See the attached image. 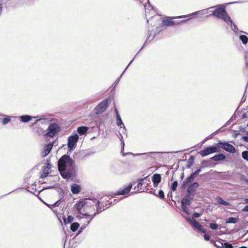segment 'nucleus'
<instances>
[{"label": "nucleus", "instance_id": "58", "mask_svg": "<svg viewBox=\"0 0 248 248\" xmlns=\"http://www.w3.org/2000/svg\"><path fill=\"white\" fill-rule=\"evenodd\" d=\"M243 211L248 212V205L245 206L243 209Z\"/></svg>", "mask_w": 248, "mask_h": 248}, {"label": "nucleus", "instance_id": "23", "mask_svg": "<svg viewBox=\"0 0 248 248\" xmlns=\"http://www.w3.org/2000/svg\"><path fill=\"white\" fill-rule=\"evenodd\" d=\"M195 157L193 155H191L188 160L186 167L188 169H190L194 162Z\"/></svg>", "mask_w": 248, "mask_h": 248}, {"label": "nucleus", "instance_id": "19", "mask_svg": "<svg viewBox=\"0 0 248 248\" xmlns=\"http://www.w3.org/2000/svg\"><path fill=\"white\" fill-rule=\"evenodd\" d=\"M81 187L79 185L74 184L71 186V190L73 194H78L80 191Z\"/></svg>", "mask_w": 248, "mask_h": 248}, {"label": "nucleus", "instance_id": "29", "mask_svg": "<svg viewBox=\"0 0 248 248\" xmlns=\"http://www.w3.org/2000/svg\"><path fill=\"white\" fill-rule=\"evenodd\" d=\"M52 147L53 144L51 143H49L45 146L44 149L49 153L52 149Z\"/></svg>", "mask_w": 248, "mask_h": 248}, {"label": "nucleus", "instance_id": "34", "mask_svg": "<svg viewBox=\"0 0 248 248\" xmlns=\"http://www.w3.org/2000/svg\"><path fill=\"white\" fill-rule=\"evenodd\" d=\"M96 206V214H98L99 213H101L103 210H101V207L100 206V202L99 201V200L96 202V203L95 204Z\"/></svg>", "mask_w": 248, "mask_h": 248}, {"label": "nucleus", "instance_id": "13", "mask_svg": "<svg viewBox=\"0 0 248 248\" xmlns=\"http://www.w3.org/2000/svg\"><path fill=\"white\" fill-rule=\"evenodd\" d=\"M161 174L156 173L154 174L152 176V181L154 187H156L158 184L161 182Z\"/></svg>", "mask_w": 248, "mask_h": 248}, {"label": "nucleus", "instance_id": "2", "mask_svg": "<svg viewBox=\"0 0 248 248\" xmlns=\"http://www.w3.org/2000/svg\"><path fill=\"white\" fill-rule=\"evenodd\" d=\"M216 7H217V6H212L210 8H207V9H204L202 10L195 12L194 13H192L191 14H188L186 15L181 16H177V17H176V16L167 17L166 18H165L162 20V23H161V25H163L164 24H165L167 26H173V25H175V21L173 20V19H175V18H185V17H189V18H191L192 16H193L197 15L198 14L202 13L203 11L207 10L209 9L214 8Z\"/></svg>", "mask_w": 248, "mask_h": 248}, {"label": "nucleus", "instance_id": "53", "mask_svg": "<svg viewBox=\"0 0 248 248\" xmlns=\"http://www.w3.org/2000/svg\"><path fill=\"white\" fill-rule=\"evenodd\" d=\"M203 236H204V239L205 240H206V241L209 240L210 236L209 235H208L207 234H205Z\"/></svg>", "mask_w": 248, "mask_h": 248}, {"label": "nucleus", "instance_id": "38", "mask_svg": "<svg viewBox=\"0 0 248 248\" xmlns=\"http://www.w3.org/2000/svg\"><path fill=\"white\" fill-rule=\"evenodd\" d=\"M228 25H230L231 26L232 29L233 31L235 33H237L238 31V29L236 25L234 24L232 22V24H228Z\"/></svg>", "mask_w": 248, "mask_h": 248}, {"label": "nucleus", "instance_id": "52", "mask_svg": "<svg viewBox=\"0 0 248 248\" xmlns=\"http://www.w3.org/2000/svg\"><path fill=\"white\" fill-rule=\"evenodd\" d=\"M44 204L46 205L48 207H49L50 209H51L54 212H57V211L56 210H54L53 209H52V204H48L46 202H44Z\"/></svg>", "mask_w": 248, "mask_h": 248}, {"label": "nucleus", "instance_id": "25", "mask_svg": "<svg viewBox=\"0 0 248 248\" xmlns=\"http://www.w3.org/2000/svg\"><path fill=\"white\" fill-rule=\"evenodd\" d=\"M79 227V224L78 222H74L71 224L70 229L72 232H76Z\"/></svg>", "mask_w": 248, "mask_h": 248}, {"label": "nucleus", "instance_id": "27", "mask_svg": "<svg viewBox=\"0 0 248 248\" xmlns=\"http://www.w3.org/2000/svg\"><path fill=\"white\" fill-rule=\"evenodd\" d=\"M63 219L65 224L71 223L73 220V217L72 216H68L67 218L64 217Z\"/></svg>", "mask_w": 248, "mask_h": 248}, {"label": "nucleus", "instance_id": "16", "mask_svg": "<svg viewBox=\"0 0 248 248\" xmlns=\"http://www.w3.org/2000/svg\"><path fill=\"white\" fill-rule=\"evenodd\" d=\"M199 186V184L198 182H194L191 184L188 187L187 189L195 195L196 191Z\"/></svg>", "mask_w": 248, "mask_h": 248}, {"label": "nucleus", "instance_id": "1", "mask_svg": "<svg viewBox=\"0 0 248 248\" xmlns=\"http://www.w3.org/2000/svg\"><path fill=\"white\" fill-rule=\"evenodd\" d=\"M58 168L61 176L67 181L76 178L77 167L75 160L69 155H64L59 159Z\"/></svg>", "mask_w": 248, "mask_h": 248}, {"label": "nucleus", "instance_id": "47", "mask_svg": "<svg viewBox=\"0 0 248 248\" xmlns=\"http://www.w3.org/2000/svg\"><path fill=\"white\" fill-rule=\"evenodd\" d=\"M138 183L137 186V188L140 187L143 185V183L142 182V179H139L138 180Z\"/></svg>", "mask_w": 248, "mask_h": 248}, {"label": "nucleus", "instance_id": "9", "mask_svg": "<svg viewBox=\"0 0 248 248\" xmlns=\"http://www.w3.org/2000/svg\"><path fill=\"white\" fill-rule=\"evenodd\" d=\"M124 164L122 162L112 164L110 166L111 170L116 174H122L124 173Z\"/></svg>", "mask_w": 248, "mask_h": 248}, {"label": "nucleus", "instance_id": "48", "mask_svg": "<svg viewBox=\"0 0 248 248\" xmlns=\"http://www.w3.org/2000/svg\"><path fill=\"white\" fill-rule=\"evenodd\" d=\"M202 165H210L211 164V162H210V161L209 160H203L202 161Z\"/></svg>", "mask_w": 248, "mask_h": 248}, {"label": "nucleus", "instance_id": "5", "mask_svg": "<svg viewBox=\"0 0 248 248\" xmlns=\"http://www.w3.org/2000/svg\"><path fill=\"white\" fill-rule=\"evenodd\" d=\"M216 146L217 147V150L218 152L220 148L223 149L225 151L231 153H234L236 152L235 147L227 142L219 141V142L217 144Z\"/></svg>", "mask_w": 248, "mask_h": 248}, {"label": "nucleus", "instance_id": "10", "mask_svg": "<svg viewBox=\"0 0 248 248\" xmlns=\"http://www.w3.org/2000/svg\"><path fill=\"white\" fill-rule=\"evenodd\" d=\"M193 199H190L184 197L181 200V207L183 211L187 215H189V212L187 208V206L192 204V201Z\"/></svg>", "mask_w": 248, "mask_h": 248}, {"label": "nucleus", "instance_id": "39", "mask_svg": "<svg viewBox=\"0 0 248 248\" xmlns=\"http://www.w3.org/2000/svg\"><path fill=\"white\" fill-rule=\"evenodd\" d=\"M197 176V175L195 174V172L192 173L191 175L186 178L187 179V181H190V182H192L194 179Z\"/></svg>", "mask_w": 248, "mask_h": 248}, {"label": "nucleus", "instance_id": "12", "mask_svg": "<svg viewBox=\"0 0 248 248\" xmlns=\"http://www.w3.org/2000/svg\"><path fill=\"white\" fill-rule=\"evenodd\" d=\"M132 185L131 184H129L127 186H126L124 189L121 190H119L117 191L116 193H115V195H125L126 194H128L131 188H132Z\"/></svg>", "mask_w": 248, "mask_h": 248}, {"label": "nucleus", "instance_id": "30", "mask_svg": "<svg viewBox=\"0 0 248 248\" xmlns=\"http://www.w3.org/2000/svg\"><path fill=\"white\" fill-rule=\"evenodd\" d=\"M48 165L47 166L45 167L44 169L43 175H42V177H46L49 173V170L50 169V167Z\"/></svg>", "mask_w": 248, "mask_h": 248}, {"label": "nucleus", "instance_id": "8", "mask_svg": "<svg viewBox=\"0 0 248 248\" xmlns=\"http://www.w3.org/2000/svg\"><path fill=\"white\" fill-rule=\"evenodd\" d=\"M60 130V126L56 123L51 124L47 129V133L45 134L46 137H52Z\"/></svg>", "mask_w": 248, "mask_h": 248}, {"label": "nucleus", "instance_id": "41", "mask_svg": "<svg viewBox=\"0 0 248 248\" xmlns=\"http://www.w3.org/2000/svg\"><path fill=\"white\" fill-rule=\"evenodd\" d=\"M158 197H159L161 199H163L165 197L164 193L163 190H159L158 191V194L157 196Z\"/></svg>", "mask_w": 248, "mask_h": 248}, {"label": "nucleus", "instance_id": "56", "mask_svg": "<svg viewBox=\"0 0 248 248\" xmlns=\"http://www.w3.org/2000/svg\"><path fill=\"white\" fill-rule=\"evenodd\" d=\"M201 172V169H199L196 171H195V174L197 176Z\"/></svg>", "mask_w": 248, "mask_h": 248}, {"label": "nucleus", "instance_id": "35", "mask_svg": "<svg viewBox=\"0 0 248 248\" xmlns=\"http://www.w3.org/2000/svg\"><path fill=\"white\" fill-rule=\"evenodd\" d=\"M242 158L248 161V151H244L242 152L241 154Z\"/></svg>", "mask_w": 248, "mask_h": 248}, {"label": "nucleus", "instance_id": "24", "mask_svg": "<svg viewBox=\"0 0 248 248\" xmlns=\"http://www.w3.org/2000/svg\"><path fill=\"white\" fill-rule=\"evenodd\" d=\"M217 203H218L219 204H220L221 205H223L227 206V205H229L230 204L229 202L225 201L220 197H217Z\"/></svg>", "mask_w": 248, "mask_h": 248}, {"label": "nucleus", "instance_id": "37", "mask_svg": "<svg viewBox=\"0 0 248 248\" xmlns=\"http://www.w3.org/2000/svg\"><path fill=\"white\" fill-rule=\"evenodd\" d=\"M178 185V182L177 181H174L171 186V189L173 191H175L176 189L177 186Z\"/></svg>", "mask_w": 248, "mask_h": 248}, {"label": "nucleus", "instance_id": "11", "mask_svg": "<svg viewBox=\"0 0 248 248\" xmlns=\"http://www.w3.org/2000/svg\"><path fill=\"white\" fill-rule=\"evenodd\" d=\"M217 148L216 146H210L201 151L199 153L202 157H204L210 154L218 152Z\"/></svg>", "mask_w": 248, "mask_h": 248}, {"label": "nucleus", "instance_id": "54", "mask_svg": "<svg viewBox=\"0 0 248 248\" xmlns=\"http://www.w3.org/2000/svg\"><path fill=\"white\" fill-rule=\"evenodd\" d=\"M189 19H186V20H181L180 21H175V24H179L181 23H183V22H186V21L188 20Z\"/></svg>", "mask_w": 248, "mask_h": 248}, {"label": "nucleus", "instance_id": "43", "mask_svg": "<svg viewBox=\"0 0 248 248\" xmlns=\"http://www.w3.org/2000/svg\"><path fill=\"white\" fill-rule=\"evenodd\" d=\"M190 182V181H187V179L186 178V179L183 182L181 186V188L182 189H185L187 184Z\"/></svg>", "mask_w": 248, "mask_h": 248}, {"label": "nucleus", "instance_id": "40", "mask_svg": "<svg viewBox=\"0 0 248 248\" xmlns=\"http://www.w3.org/2000/svg\"><path fill=\"white\" fill-rule=\"evenodd\" d=\"M46 122V120L43 118H40L37 119L33 124V125L37 124L39 122H40L41 124H45Z\"/></svg>", "mask_w": 248, "mask_h": 248}, {"label": "nucleus", "instance_id": "50", "mask_svg": "<svg viewBox=\"0 0 248 248\" xmlns=\"http://www.w3.org/2000/svg\"><path fill=\"white\" fill-rule=\"evenodd\" d=\"M148 33H149V35H148L147 37V39H146V41L145 42L144 44V45L141 47L140 49L139 50L140 51L144 47V46L145 45V44L146 43V42H147V40L148 39H149L150 38V35H151V32L149 33V32H148Z\"/></svg>", "mask_w": 248, "mask_h": 248}, {"label": "nucleus", "instance_id": "17", "mask_svg": "<svg viewBox=\"0 0 248 248\" xmlns=\"http://www.w3.org/2000/svg\"><path fill=\"white\" fill-rule=\"evenodd\" d=\"M226 156L223 154H218L212 157L210 159L216 161L224 160L226 159Z\"/></svg>", "mask_w": 248, "mask_h": 248}, {"label": "nucleus", "instance_id": "33", "mask_svg": "<svg viewBox=\"0 0 248 248\" xmlns=\"http://www.w3.org/2000/svg\"><path fill=\"white\" fill-rule=\"evenodd\" d=\"M149 176H147L143 178H141L142 182L143 183V184H145L146 185V186H148L150 184V179L148 178Z\"/></svg>", "mask_w": 248, "mask_h": 248}, {"label": "nucleus", "instance_id": "28", "mask_svg": "<svg viewBox=\"0 0 248 248\" xmlns=\"http://www.w3.org/2000/svg\"><path fill=\"white\" fill-rule=\"evenodd\" d=\"M239 39L243 44H246L248 42V37L245 35H241L239 36Z\"/></svg>", "mask_w": 248, "mask_h": 248}, {"label": "nucleus", "instance_id": "36", "mask_svg": "<svg viewBox=\"0 0 248 248\" xmlns=\"http://www.w3.org/2000/svg\"><path fill=\"white\" fill-rule=\"evenodd\" d=\"M194 196H195V195L193 193H192L191 192H190L187 189H186V194L185 197L189 198L190 199H194Z\"/></svg>", "mask_w": 248, "mask_h": 248}, {"label": "nucleus", "instance_id": "61", "mask_svg": "<svg viewBox=\"0 0 248 248\" xmlns=\"http://www.w3.org/2000/svg\"><path fill=\"white\" fill-rule=\"evenodd\" d=\"M108 208V207L107 206V203H105V205H103V210H104L105 209H106Z\"/></svg>", "mask_w": 248, "mask_h": 248}, {"label": "nucleus", "instance_id": "44", "mask_svg": "<svg viewBox=\"0 0 248 248\" xmlns=\"http://www.w3.org/2000/svg\"><path fill=\"white\" fill-rule=\"evenodd\" d=\"M223 247L225 248H233V246L232 244H230L228 242L223 243Z\"/></svg>", "mask_w": 248, "mask_h": 248}, {"label": "nucleus", "instance_id": "51", "mask_svg": "<svg viewBox=\"0 0 248 248\" xmlns=\"http://www.w3.org/2000/svg\"><path fill=\"white\" fill-rule=\"evenodd\" d=\"M121 146H122L121 153H123L124 150V141L123 140H121Z\"/></svg>", "mask_w": 248, "mask_h": 248}, {"label": "nucleus", "instance_id": "3", "mask_svg": "<svg viewBox=\"0 0 248 248\" xmlns=\"http://www.w3.org/2000/svg\"><path fill=\"white\" fill-rule=\"evenodd\" d=\"M215 16L218 18L222 19L227 24L232 23V20L227 14L225 8L218 7L212 12L209 16Z\"/></svg>", "mask_w": 248, "mask_h": 248}, {"label": "nucleus", "instance_id": "4", "mask_svg": "<svg viewBox=\"0 0 248 248\" xmlns=\"http://www.w3.org/2000/svg\"><path fill=\"white\" fill-rule=\"evenodd\" d=\"M201 215L202 214L200 213H194L192 217V219L187 217H186L185 219L187 222L189 223L192 227L197 229L199 232L202 233H205V230L202 228V225L199 222L194 219V218L200 217Z\"/></svg>", "mask_w": 248, "mask_h": 248}, {"label": "nucleus", "instance_id": "45", "mask_svg": "<svg viewBox=\"0 0 248 248\" xmlns=\"http://www.w3.org/2000/svg\"><path fill=\"white\" fill-rule=\"evenodd\" d=\"M209 225H210V227L212 230H216L217 228V227H218L217 224L216 223H210Z\"/></svg>", "mask_w": 248, "mask_h": 248}, {"label": "nucleus", "instance_id": "15", "mask_svg": "<svg viewBox=\"0 0 248 248\" xmlns=\"http://www.w3.org/2000/svg\"><path fill=\"white\" fill-rule=\"evenodd\" d=\"M98 200L96 198L90 199V198H86L84 200V202L85 203V206H93L94 204L96 203V202Z\"/></svg>", "mask_w": 248, "mask_h": 248}, {"label": "nucleus", "instance_id": "20", "mask_svg": "<svg viewBox=\"0 0 248 248\" xmlns=\"http://www.w3.org/2000/svg\"><path fill=\"white\" fill-rule=\"evenodd\" d=\"M135 57L131 61V62H129V63L128 64V65H127V66L126 67V68L125 69V70H124V71L123 72V73L121 74V75L120 76V77L119 78H118L115 81V82L114 83V84H113V86L112 87V90H114L117 86V85L118 84V83H119L120 80V78H121L122 77V75H123V74L125 72V71L126 70V69H127V68L128 67V66L131 64V63L133 62V61H134V59H135Z\"/></svg>", "mask_w": 248, "mask_h": 248}, {"label": "nucleus", "instance_id": "14", "mask_svg": "<svg viewBox=\"0 0 248 248\" xmlns=\"http://www.w3.org/2000/svg\"><path fill=\"white\" fill-rule=\"evenodd\" d=\"M18 118L21 122L23 123H28L32 119L37 118V117L31 116L29 115H24L18 117Z\"/></svg>", "mask_w": 248, "mask_h": 248}, {"label": "nucleus", "instance_id": "6", "mask_svg": "<svg viewBox=\"0 0 248 248\" xmlns=\"http://www.w3.org/2000/svg\"><path fill=\"white\" fill-rule=\"evenodd\" d=\"M108 103V98H106L100 102L94 108L95 114H100L103 113L106 110Z\"/></svg>", "mask_w": 248, "mask_h": 248}, {"label": "nucleus", "instance_id": "62", "mask_svg": "<svg viewBox=\"0 0 248 248\" xmlns=\"http://www.w3.org/2000/svg\"><path fill=\"white\" fill-rule=\"evenodd\" d=\"M128 154H133L132 153H123V155L124 156H125L126 155H128Z\"/></svg>", "mask_w": 248, "mask_h": 248}, {"label": "nucleus", "instance_id": "22", "mask_svg": "<svg viewBox=\"0 0 248 248\" xmlns=\"http://www.w3.org/2000/svg\"><path fill=\"white\" fill-rule=\"evenodd\" d=\"M116 122L117 125L118 126L123 125V126L121 127V128H123L122 132H124L126 130V128L124 124L123 123L121 116H118L117 117H116Z\"/></svg>", "mask_w": 248, "mask_h": 248}, {"label": "nucleus", "instance_id": "18", "mask_svg": "<svg viewBox=\"0 0 248 248\" xmlns=\"http://www.w3.org/2000/svg\"><path fill=\"white\" fill-rule=\"evenodd\" d=\"M85 206V203L84 200L79 201L75 205V207L79 214H81V210L82 208Z\"/></svg>", "mask_w": 248, "mask_h": 248}, {"label": "nucleus", "instance_id": "60", "mask_svg": "<svg viewBox=\"0 0 248 248\" xmlns=\"http://www.w3.org/2000/svg\"><path fill=\"white\" fill-rule=\"evenodd\" d=\"M149 193L150 194H153V195H155V196H157V195L156 193H155L153 192L152 191H151V190H150V191H149Z\"/></svg>", "mask_w": 248, "mask_h": 248}, {"label": "nucleus", "instance_id": "32", "mask_svg": "<svg viewBox=\"0 0 248 248\" xmlns=\"http://www.w3.org/2000/svg\"><path fill=\"white\" fill-rule=\"evenodd\" d=\"M90 220H89L87 222V223L86 224H83L82 225V226L80 227L79 230H78V234H77V236L79 234V233H80L87 226H88L89 225V224L90 223Z\"/></svg>", "mask_w": 248, "mask_h": 248}, {"label": "nucleus", "instance_id": "57", "mask_svg": "<svg viewBox=\"0 0 248 248\" xmlns=\"http://www.w3.org/2000/svg\"><path fill=\"white\" fill-rule=\"evenodd\" d=\"M115 114H116V117H117L118 116H120L117 108L115 109Z\"/></svg>", "mask_w": 248, "mask_h": 248}, {"label": "nucleus", "instance_id": "59", "mask_svg": "<svg viewBox=\"0 0 248 248\" xmlns=\"http://www.w3.org/2000/svg\"><path fill=\"white\" fill-rule=\"evenodd\" d=\"M96 214H97L95 213L94 214L91 215H90L89 217H91L90 220L91 221L93 218H94V217L96 216Z\"/></svg>", "mask_w": 248, "mask_h": 248}, {"label": "nucleus", "instance_id": "55", "mask_svg": "<svg viewBox=\"0 0 248 248\" xmlns=\"http://www.w3.org/2000/svg\"><path fill=\"white\" fill-rule=\"evenodd\" d=\"M242 139L246 142H248V136H243L242 137Z\"/></svg>", "mask_w": 248, "mask_h": 248}, {"label": "nucleus", "instance_id": "42", "mask_svg": "<svg viewBox=\"0 0 248 248\" xmlns=\"http://www.w3.org/2000/svg\"><path fill=\"white\" fill-rule=\"evenodd\" d=\"M11 120L10 117L7 116L6 118H4L2 120V124L4 125L7 124Z\"/></svg>", "mask_w": 248, "mask_h": 248}, {"label": "nucleus", "instance_id": "21", "mask_svg": "<svg viewBox=\"0 0 248 248\" xmlns=\"http://www.w3.org/2000/svg\"><path fill=\"white\" fill-rule=\"evenodd\" d=\"M88 130L89 128L88 127L85 126H81L78 128L77 132L79 135H82L85 134Z\"/></svg>", "mask_w": 248, "mask_h": 248}, {"label": "nucleus", "instance_id": "7", "mask_svg": "<svg viewBox=\"0 0 248 248\" xmlns=\"http://www.w3.org/2000/svg\"><path fill=\"white\" fill-rule=\"evenodd\" d=\"M79 136L77 134L70 136L68 138V151L71 152L75 148L77 143L78 140Z\"/></svg>", "mask_w": 248, "mask_h": 248}, {"label": "nucleus", "instance_id": "46", "mask_svg": "<svg viewBox=\"0 0 248 248\" xmlns=\"http://www.w3.org/2000/svg\"><path fill=\"white\" fill-rule=\"evenodd\" d=\"M62 199H60V200H58L57 202H56L55 203H54L53 204H52V209H53V208L55 207H58L60 204V201Z\"/></svg>", "mask_w": 248, "mask_h": 248}, {"label": "nucleus", "instance_id": "49", "mask_svg": "<svg viewBox=\"0 0 248 248\" xmlns=\"http://www.w3.org/2000/svg\"><path fill=\"white\" fill-rule=\"evenodd\" d=\"M48 154H49V153L48 152L45 151L44 149L42 152V155L44 157L46 156Z\"/></svg>", "mask_w": 248, "mask_h": 248}, {"label": "nucleus", "instance_id": "26", "mask_svg": "<svg viewBox=\"0 0 248 248\" xmlns=\"http://www.w3.org/2000/svg\"><path fill=\"white\" fill-rule=\"evenodd\" d=\"M238 218L230 217L226 219V223H236L238 221Z\"/></svg>", "mask_w": 248, "mask_h": 248}, {"label": "nucleus", "instance_id": "64", "mask_svg": "<svg viewBox=\"0 0 248 248\" xmlns=\"http://www.w3.org/2000/svg\"><path fill=\"white\" fill-rule=\"evenodd\" d=\"M119 135H120V136H119V139H120V140H123V136H122V135L121 133H120V134H119Z\"/></svg>", "mask_w": 248, "mask_h": 248}, {"label": "nucleus", "instance_id": "31", "mask_svg": "<svg viewBox=\"0 0 248 248\" xmlns=\"http://www.w3.org/2000/svg\"><path fill=\"white\" fill-rule=\"evenodd\" d=\"M210 242L217 248H222L223 247V243L220 241H218L217 243H216L215 242L212 240H211Z\"/></svg>", "mask_w": 248, "mask_h": 248}, {"label": "nucleus", "instance_id": "63", "mask_svg": "<svg viewBox=\"0 0 248 248\" xmlns=\"http://www.w3.org/2000/svg\"><path fill=\"white\" fill-rule=\"evenodd\" d=\"M244 202L246 203H248V198H245L244 199Z\"/></svg>", "mask_w": 248, "mask_h": 248}]
</instances>
